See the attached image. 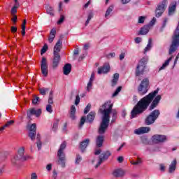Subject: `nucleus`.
I'll return each mask as SVG.
<instances>
[{
    "instance_id": "1",
    "label": "nucleus",
    "mask_w": 179,
    "mask_h": 179,
    "mask_svg": "<svg viewBox=\"0 0 179 179\" xmlns=\"http://www.w3.org/2000/svg\"><path fill=\"white\" fill-rule=\"evenodd\" d=\"M157 93H159V89L155 90L149 94L143 97L131 110V118H135L137 115H139V114H142L144 111H146L149 106L150 111L155 110V108H156L159 105V103H160V100H162V96L157 95L156 96Z\"/></svg>"
},
{
    "instance_id": "2",
    "label": "nucleus",
    "mask_w": 179,
    "mask_h": 179,
    "mask_svg": "<svg viewBox=\"0 0 179 179\" xmlns=\"http://www.w3.org/2000/svg\"><path fill=\"white\" fill-rule=\"evenodd\" d=\"M113 103L111 101H107L99 109L101 114H102V121L99 129V134L101 135L104 134L108 128L110 124V114L113 111Z\"/></svg>"
},
{
    "instance_id": "3",
    "label": "nucleus",
    "mask_w": 179,
    "mask_h": 179,
    "mask_svg": "<svg viewBox=\"0 0 179 179\" xmlns=\"http://www.w3.org/2000/svg\"><path fill=\"white\" fill-rule=\"evenodd\" d=\"M62 47V41L59 39L55 44L54 47V57L52 61V67L57 68L61 61V55L59 52H61V48Z\"/></svg>"
},
{
    "instance_id": "4",
    "label": "nucleus",
    "mask_w": 179,
    "mask_h": 179,
    "mask_svg": "<svg viewBox=\"0 0 179 179\" xmlns=\"http://www.w3.org/2000/svg\"><path fill=\"white\" fill-rule=\"evenodd\" d=\"M29 158V155H24V148L22 147L18 150L17 154L11 159V162L14 166H17L20 162H26Z\"/></svg>"
},
{
    "instance_id": "5",
    "label": "nucleus",
    "mask_w": 179,
    "mask_h": 179,
    "mask_svg": "<svg viewBox=\"0 0 179 179\" xmlns=\"http://www.w3.org/2000/svg\"><path fill=\"white\" fill-rule=\"evenodd\" d=\"M66 148V142L64 141L61 145L57 151V157H58V164H60L62 167H65V148Z\"/></svg>"
},
{
    "instance_id": "6",
    "label": "nucleus",
    "mask_w": 179,
    "mask_h": 179,
    "mask_svg": "<svg viewBox=\"0 0 179 179\" xmlns=\"http://www.w3.org/2000/svg\"><path fill=\"white\" fill-rule=\"evenodd\" d=\"M149 90V79L148 78H144L138 87V93L140 96H144L148 93Z\"/></svg>"
},
{
    "instance_id": "7",
    "label": "nucleus",
    "mask_w": 179,
    "mask_h": 179,
    "mask_svg": "<svg viewBox=\"0 0 179 179\" xmlns=\"http://www.w3.org/2000/svg\"><path fill=\"white\" fill-rule=\"evenodd\" d=\"M160 115V110H153L146 118L145 124L146 125H152L156 121L157 118H159Z\"/></svg>"
},
{
    "instance_id": "8",
    "label": "nucleus",
    "mask_w": 179,
    "mask_h": 179,
    "mask_svg": "<svg viewBox=\"0 0 179 179\" xmlns=\"http://www.w3.org/2000/svg\"><path fill=\"white\" fill-rule=\"evenodd\" d=\"M167 0H164L162 1V3L158 5L156 9V17H160L164 13V10H166V8H167Z\"/></svg>"
},
{
    "instance_id": "9",
    "label": "nucleus",
    "mask_w": 179,
    "mask_h": 179,
    "mask_svg": "<svg viewBox=\"0 0 179 179\" xmlns=\"http://www.w3.org/2000/svg\"><path fill=\"white\" fill-rule=\"evenodd\" d=\"M41 69L43 76H48V64L47 63V59L43 57L41 62Z\"/></svg>"
},
{
    "instance_id": "10",
    "label": "nucleus",
    "mask_w": 179,
    "mask_h": 179,
    "mask_svg": "<svg viewBox=\"0 0 179 179\" xmlns=\"http://www.w3.org/2000/svg\"><path fill=\"white\" fill-rule=\"evenodd\" d=\"M31 115H36V117H40L41 115V109L30 108L27 110V118L31 120Z\"/></svg>"
},
{
    "instance_id": "11",
    "label": "nucleus",
    "mask_w": 179,
    "mask_h": 179,
    "mask_svg": "<svg viewBox=\"0 0 179 179\" xmlns=\"http://www.w3.org/2000/svg\"><path fill=\"white\" fill-rule=\"evenodd\" d=\"M145 72V62H143V60H141L139 62L136 69V76H141V75H143Z\"/></svg>"
},
{
    "instance_id": "12",
    "label": "nucleus",
    "mask_w": 179,
    "mask_h": 179,
    "mask_svg": "<svg viewBox=\"0 0 179 179\" xmlns=\"http://www.w3.org/2000/svg\"><path fill=\"white\" fill-rule=\"evenodd\" d=\"M166 141H167V136L164 135L156 134L152 136L153 143H163V142H166Z\"/></svg>"
},
{
    "instance_id": "13",
    "label": "nucleus",
    "mask_w": 179,
    "mask_h": 179,
    "mask_svg": "<svg viewBox=\"0 0 179 179\" xmlns=\"http://www.w3.org/2000/svg\"><path fill=\"white\" fill-rule=\"evenodd\" d=\"M110 156H111V153L109 151H106V152L102 153L99 156V160L96 165V168L97 169V167H99L100 164H101V163H103V162H106V160H107V159H108Z\"/></svg>"
},
{
    "instance_id": "14",
    "label": "nucleus",
    "mask_w": 179,
    "mask_h": 179,
    "mask_svg": "<svg viewBox=\"0 0 179 179\" xmlns=\"http://www.w3.org/2000/svg\"><path fill=\"white\" fill-rule=\"evenodd\" d=\"M37 131V126L36 124H32L30 129H29V136L31 139V141H34L36 139V135L37 134L36 133Z\"/></svg>"
},
{
    "instance_id": "15",
    "label": "nucleus",
    "mask_w": 179,
    "mask_h": 179,
    "mask_svg": "<svg viewBox=\"0 0 179 179\" xmlns=\"http://www.w3.org/2000/svg\"><path fill=\"white\" fill-rule=\"evenodd\" d=\"M110 64L105 63L103 66L98 69V73L99 75H101V73H108V72H110Z\"/></svg>"
},
{
    "instance_id": "16",
    "label": "nucleus",
    "mask_w": 179,
    "mask_h": 179,
    "mask_svg": "<svg viewBox=\"0 0 179 179\" xmlns=\"http://www.w3.org/2000/svg\"><path fill=\"white\" fill-rule=\"evenodd\" d=\"M150 131V127H140L138 129H136L134 131V133L136 135H142V134H147V132H149Z\"/></svg>"
},
{
    "instance_id": "17",
    "label": "nucleus",
    "mask_w": 179,
    "mask_h": 179,
    "mask_svg": "<svg viewBox=\"0 0 179 179\" xmlns=\"http://www.w3.org/2000/svg\"><path fill=\"white\" fill-rule=\"evenodd\" d=\"M177 9V1H172L169 7V15H173Z\"/></svg>"
},
{
    "instance_id": "18",
    "label": "nucleus",
    "mask_w": 179,
    "mask_h": 179,
    "mask_svg": "<svg viewBox=\"0 0 179 179\" xmlns=\"http://www.w3.org/2000/svg\"><path fill=\"white\" fill-rule=\"evenodd\" d=\"M90 142V140L89 138H87L86 140L83 141L80 144V149L81 152H85V149L87 148V145H89V143Z\"/></svg>"
},
{
    "instance_id": "19",
    "label": "nucleus",
    "mask_w": 179,
    "mask_h": 179,
    "mask_svg": "<svg viewBox=\"0 0 179 179\" xmlns=\"http://www.w3.org/2000/svg\"><path fill=\"white\" fill-rule=\"evenodd\" d=\"M103 142H104V136H98L96 137V148H101V146H103Z\"/></svg>"
},
{
    "instance_id": "20",
    "label": "nucleus",
    "mask_w": 179,
    "mask_h": 179,
    "mask_svg": "<svg viewBox=\"0 0 179 179\" xmlns=\"http://www.w3.org/2000/svg\"><path fill=\"white\" fill-rule=\"evenodd\" d=\"M71 71H72V65H71V64H66L64 65L63 68V72L64 75L70 74Z\"/></svg>"
},
{
    "instance_id": "21",
    "label": "nucleus",
    "mask_w": 179,
    "mask_h": 179,
    "mask_svg": "<svg viewBox=\"0 0 179 179\" xmlns=\"http://www.w3.org/2000/svg\"><path fill=\"white\" fill-rule=\"evenodd\" d=\"M149 29L150 27L148 25H145L138 31V36H145V34H148V33H149Z\"/></svg>"
},
{
    "instance_id": "22",
    "label": "nucleus",
    "mask_w": 179,
    "mask_h": 179,
    "mask_svg": "<svg viewBox=\"0 0 179 179\" xmlns=\"http://www.w3.org/2000/svg\"><path fill=\"white\" fill-rule=\"evenodd\" d=\"M114 177H124L125 176V171L122 169H117L113 172Z\"/></svg>"
},
{
    "instance_id": "23",
    "label": "nucleus",
    "mask_w": 179,
    "mask_h": 179,
    "mask_svg": "<svg viewBox=\"0 0 179 179\" xmlns=\"http://www.w3.org/2000/svg\"><path fill=\"white\" fill-rule=\"evenodd\" d=\"M93 80H94V73H92L90 81L87 84V92H90V90H92V86H93Z\"/></svg>"
},
{
    "instance_id": "24",
    "label": "nucleus",
    "mask_w": 179,
    "mask_h": 179,
    "mask_svg": "<svg viewBox=\"0 0 179 179\" xmlns=\"http://www.w3.org/2000/svg\"><path fill=\"white\" fill-rule=\"evenodd\" d=\"M96 117V113L90 112L87 116V122H92L94 121V118Z\"/></svg>"
},
{
    "instance_id": "25",
    "label": "nucleus",
    "mask_w": 179,
    "mask_h": 179,
    "mask_svg": "<svg viewBox=\"0 0 179 179\" xmlns=\"http://www.w3.org/2000/svg\"><path fill=\"white\" fill-rule=\"evenodd\" d=\"M177 166V160L174 159L171 164L169 166V173H173V171H176V167Z\"/></svg>"
},
{
    "instance_id": "26",
    "label": "nucleus",
    "mask_w": 179,
    "mask_h": 179,
    "mask_svg": "<svg viewBox=\"0 0 179 179\" xmlns=\"http://www.w3.org/2000/svg\"><path fill=\"white\" fill-rule=\"evenodd\" d=\"M174 58L173 55H171V57H169L163 64L162 66L160 67L159 71H162L163 69H164L166 66H169L170 62L171 61V59H173Z\"/></svg>"
},
{
    "instance_id": "27",
    "label": "nucleus",
    "mask_w": 179,
    "mask_h": 179,
    "mask_svg": "<svg viewBox=\"0 0 179 179\" xmlns=\"http://www.w3.org/2000/svg\"><path fill=\"white\" fill-rule=\"evenodd\" d=\"M76 113V108L75 106H71V109H70V118L71 120H75V114Z\"/></svg>"
},
{
    "instance_id": "28",
    "label": "nucleus",
    "mask_w": 179,
    "mask_h": 179,
    "mask_svg": "<svg viewBox=\"0 0 179 179\" xmlns=\"http://www.w3.org/2000/svg\"><path fill=\"white\" fill-rule=\"evenodd\" d=\"M13 124H15V121L13 120H10L7 122L5 125L2 126L0 128V131H3L6 128H9L10 126H12Z\"/></svg>"
},
{
    "instance_id": "29",
    "label": "nucleus",
    "mask_w": 179,
    "mask_h": 179,
    "mask_svg": "<svg viewBox=\"0 0 179 179\" xmlns=\"http://www.w3.org/2000/svg\"><path fill=\"white\" fill-rule=\"evenodd\" d=\"M118 79H120V74L115 73L113 76V79L112 80V86L114 87L117 85L118 82Z\"/></svg>"
},
{
    "instance_id": "30",
    "label": "nucleus",
    "mask_w": 179,
    "mask_h": 179,
    "mask_svg": "<svg viewBox=\"0 0 179 179\" xmlns=\"http://www.w3.org/2000/svg\"><path fill=\"white\" fill-rule=\"evenodd\" d=\"M46 12L48 15H50V16H54V9L52 7L48 6L46 8Z\"/></svg>"
},
{
    "instance_id": "31",
    "label": "nucleus",
    "mask_w": 179,
    "mask_h": 179,
    "mask_svg": "<svg viewBox=\"0 0 179 179\" xmlns=\"http://www.w3.org/2000/svg\"><path fill=\"white\" fill-rule=\"evenodd\" d=\"M39 92L42 96H45L48 92H50V89L48 88H40Z\"/></svg>"
},
{
    "instance_id": "32",
    "label": "nucleus",
    "mask_w": 179,
    "mask_h": 179,
    "mask_svg": "<svg viewBox=\"0 0 179 179\" xmlns=\"http://www.w3.org/2000/svg\"><path fill=\"white\" fill-rule=\"evenodd\" d=\"M152 48V38H150L147 47L144 49L145 52H148Z\"/></svg>"
},
{
    "instance_id": "33",
    "label": "nucleus",
    "mask_w": 179,
    "mask_h": 179,
    "mask_svg": "<svg viewBox=\"0 0 179 179\" xmlns=\"http://www.w3.org/2000/svg\"><path fill=\"white\" fill-rule=\"evenodd\" d=\"M114 9V6H110L109 8L107 9L106 13L105 14V17H107V16H109L110 13L113 12Z\"/></svg>"
},
{
    "instance_id": "34",
    "label": "nucleus",
    "mask_w": 179,
    "mask_h": 179,
    "mask_svg": "<svg viewBox=\"0 0 179 179\" xmlns=\"http://www.w3.org/2000/svg\"><path fill=\"white\" fill-rule=\"evenodd\" d=\"M53 92L50 91V95H49V99H48V103L49 104H54V101H53V98H52V94H53Z\"/></svg>"
},
{
    "instance_id": "35",
    "label": "nucleus",
    "mask_w": 179,
    "mask_h": 179,
    "mask_svg": "<svg viewBox=\"0 0 179 179\" xmlns=\"http://www.w3.org/2000/svg\"><path fill=\"white\" fill-rule=\"evenodd\" d=\"M36 139H37L36 143H37L38 149V150H40V149H41V141H40V134L37 135Z\"/></svg>"
},
{
    "instance_id": "36",
    "label": "nucleus",
    "mask_w": 179,
    "mask_h": 179,
    "mask_svg": "<svg viewBox=\"0 0 179 179\" xmlns=\"http://www.w3.org/2000/svg\"><path fill=\"white\" fill-rule=\"evenodd\" d=\"M122 90V87L120 86L117 88V90L115 91V92L113 94V97H115V96L118 95V93Z\"/></svg>"
},
{
    "instance_id": "37",
    "label": "nucleus",
    "mask_w": 179,
    "mask_h": 179,
    "mask_svg": "<svg viewBox=\"0 0 179 179\" xmlns=\"http://www.w3.org/2000/svg\"><path fill=\"white\" fill-rule=\"evenodd\" d=\"M47 50H48V45H47V44H45L43 48L41 50V55H43V54H45V52H47Z\"/></svg>"
},
{
    "instance_id": "38",
    "label": "nucleus",
    "mask_w": 179,
    "mask_h": 179,
    "mask_svg": "<svg viewBox=\"0 0 179 179\" xmlns=\"http://www.w3.org/2000/svg\"><path fill=\"white\" fill-rule=\"evenodd\" d=\"M90 108H92V105L90 103H88L84 110V114H87V113L90 111Z\"/></svg>"
},
{
    "instance_id": "39",
    "label": "nucleus",
    "mask_w": 179,
    "mask_h": 179,
    "mask_svg": "<svg viewBox=\"0 0 179 179\" xmlns=\"http://www.w3.org/2000/svg\"><path fill=\"white\" fill-rule=\"evenodd\" d=\"M93 17V14L92 13H90L88 15V17L87 21L85 22V26H87V24H89V22H90V20H92V18Z\"/></svg>"
},
{
    "instance_id": "40",
    "label": "nucleus",
    "mask_w": 179,
    "mask_h": 179,
    "mask_svg": "<svg viewBox=\"0 0 179 179\" xmlns=\"http://www.w3.org/2000/svg\"><path fill=\"white\" fill-rule=\"evenodd\" d=\"M85 122H86V117H81L79 125L80 128H81V127H83Z\"/></svg>"
},
{
    "instance_id": "41",
    "label": "nucleus",
    "mask_w": 179,
    "mask_h": 179,
    "mask_svg": "<svg viewBox=\"0 0 179 179\" xmlns=\"http://www.w3.org/2000/svg\"><path fill=\"white\" fill-rule=\"evenodd\" d=\"M59 122V120H57L53 123L52 130L57 131L58 129V123Z\"/></svg>"
},
{
    "instance_id": "42",
    "label": "nucleus",
    "mask_w": 179,
    "mask_h": 179,
    "mask_svg": "<svg viewBox=\"0 0 179 179\" xmlns=\"http://www.w3.org/2000/svg\"><path fill=\"white\" fill-rule=\"evenodd\" d=\"M46 111H48V113H50V114L52 113V106L50 104H48L46 106Z\"/></svg>"
},
{
    "instance_id": "43",
    "label": "nucleus",
    "mask_w": 179,
    "mask_h": 179,
    "mask_svg": "<svg viewBox=\"0 0 179 179\" xmlns=\"http://www.w3.org/2000/svg\"><path fill=\"white\" fill-rule=\"evenodd\" d=\"M140 163H142V160L141 159V158H138L137 161L136 162H134V161L131 162V164L134 166H136V164H139Z\"/></svg>"
},
{
    "instance_id": "44",
    "label": "nucleus",
    "mask_w": 179,
    "mask_h": 179,
    "mask_svg": "<svg viewBox=\"0 0 179 179\" xmlns=\"http://www.w3.org/2000/svg\"><path fill=\"white\" fill-rule=\"evenodd\" d=\"M64 20H65V16L61 15L59 20L57 22V24H61L64 22Z\"/></svg>"
},
{
    "instance_id": "45",
    "label": "nucleus",
    "mask_w": 179,
    "mask_h": 179,
    "mask_svg": "<svg viewBox=\"0 0 179 179\" xmlns=\"http://www.w3.org/2000/svg\"><path fill=\"white\" fill-rule=\"evenodd\" d=\"M80 162H82V157H80V155H78L76 156V164H79V163H80Z\"/></svg>"
},
{
    "instance_id": "46",
    "label": "nucleus",
    "mask_w": 179,
    "mask_h": 179,
    "mask_svg": "<svg viewBox=\"0 0 179 179\" xmlns=\"http://www.w3.org/2000/svg\"><path fill=\"white\" fill-rule=\"evenodd\" d=\"M79 103H80V97L79 96V95H77L76 97V101H75L76 106H78V104H79Z\"/></svg>"
},
{
    "instance_id": "47",
    "label": "nucleus",
    "mask_w": 179,
    "mask_h": 179,
    "mask_svg": "<svg viewBox=\"0 0 179 179\" xmlns=\"http://www.w3.org/2000/svg\"><path fill=\"white\" fill-rule=\"evenodd\" d=\"M146 17L141 16L138 17V23H144Z\"/></svg>"
},
{
    "instance_id": "48",
    "label": "nucleus",
    "mask_w": 179,
    "mask_h": 179,
    "mask_svg": "<svg viewBox=\"0 0 179 179\" xmlns=\"http://www.w3.org/2000/svg\"><path fill=\"white\" fill-rule=\"evenodd\" d=\"M16 13H17V8H15L14 7H13L11 9V15H16Z\"/></svg>"
},
{
    "instance_id": "49",
    "label": "nucleus",
    "mask_w": 179,
    "mask_h": 179,
    "mask_svg": "<svg viewBox=\"0 0 179 179\" xmlns=\"http://www.w3.org/2000/svg\"><path fill=\"white\" fill-rule=\"evenodd\" d=\"M54 38H55V36L53 35H50L48 40L49 43H52L54 41Z\"/></svg>"
},
{
    "instance_id": "50",
    "label": "nucleus",
    "mask_w": 179,
    "mask_h": 179,
    "mask_svg": "<svg viewBox=\"0 0 179 179\" xmlns=\"http://www.w3.org/2000/svg\"><path fill=\"white\" fill-rule=\"evenodd\" d=\"M38 100H40V97L38 96L34 97V99L32 100L33 104H37V102L38 101Z\"/></svg>"
},
{
    "instance_id": "51",
    "label": "nucleus",
    "mask_w": 179,
    "mask_h": 179,
    "mask_svg": "<svg viewBox=\"0 0 179 179\" xmlns=\"http://www.w3.org/2000/svg\"><path fill=\"white\" fill-rule=\"evenodd\" d=\"M134 41L136 44H139L142 41V38L136 37Z\"/></svg>"
},
{
    "instance_id": "52",
    "label": "nucleus",
    "mask_w": 179,
    "mask_h": 179,
    "mask_svg": "<svg viewBox=\"0 0 179 179\" xmlns=\"http://www.w3.org/2000/svg\"><path fill=\"white\" fill-rule=\"evenodd\" d=\"M100 153H101V150L99 148H97L96 147V148L95 149L94 155H100Z\"/></svg>"
},
{
    "instance_id": "53",
    "label": "nucleus",
    "mask_w": 179,
    "mask_h": 179,
    "mask_svg": "<svg viewBox=\"0 0 179 179\" xmlns=\"http://www.w3.org/2000/svg\"><path fill=\"white\" fill-rule=\"evenodd\" d=\"M27 23V21L26 20H24L22 22V24L21 25V29H26V24Z\"/></svg>"
},
{
    "instance_id": "54",
    "label": "nucleus",
    "mask_w": 179,
    "mask_h": 179,
    "mask_svg": "<svg viewBox=\"0 0 179 179\" xmlns=\"http://www.w3.org/2000/svg\"><path fill=\"white\" fill-rule=\"evenodd\" d=\"M27 23V21L26 20H24L22 22V24L21 25V29H26V24Z\"/></svg>"
},
{
    "instance_id": "55",
    "label": "nucleus",
    "mask_w": 179,
    "mask_h": 179,
    "mask_svg": "<svg viewBox=\"0 0 179 179\" xmlns=\"http://www.w3.org/2000/svg\"><path fill=\"white\" fill-rule=\"evenodd\" d=\"M15 2V3L14 6L13 8H14L15 9H17L20 6V4L19 3L18 1H16Z\"/></svg>"
},
{
    "instance_id": "56",
    "label": "nucleus",
    "mask_w": 179,
    "mask_h": 179,
    "mask_svg": "<svg viewBox=\"0 0 179 179\" xmlns=\"http://www.w3.org/2000/svg\"><path fill=\"white\" fill-rule=\"evenodd\" d=\"M17 31V27H11V33L15 34Z\"/></svg>"
},
{
    "instance_id": "57",
    "label": "nucleus",
    "mask_w": 179,
    "mask_h": 179,
    "mask_svg": "<svg viewBox=\"0 0 179 179\" xmlns=\"http://www.w3.org/2000/svg\"><path fill=\"white\" fill-rule=\"evenodd\" d=\"M31 179H37V173H33L31 174Z\"/></svg>"
},
{
    "instance_id": "58",
    "label": "nucleus",
    "mask_w": 179,
    "mask_h": 179,
    "mask_svg": "<svg viewBox=\"0 0 179 179\" xmlns=\"http://www.w3.org/2000/svg\"><path fill=\"white\" fill-rule=\"evenodd\" d=\"M112 114H113V118L114 120V118H117V110H112Z\"/></svg>"
},
{
    "instance_id": "59",
    "label": "nucleus",
    "mask_w": 179,
    "mask_h": 179,
    "mask_svg": "<svg viewBox=\"0 0 179 179\" xmlns=\"http://www.w3.org/2000/svg\"><path fill=\"white\" fill-rule=\"evenodd\" d=\"M159 166H160V170H161V171H165V170H166V166H164V164H161L159 165Z\"/></svg>"
},
{
    "instance_id": "60",
    "label": "nucleus",
    "mask_w": 179,
    "mask_h": 179,
    "mask_svg": "<svg viewBox=\"0 0 179 179\" xmlns=\"http://www.w3.org/2000/svg\"><path fill=\"white\" fill-rule=\"evenodd\" d=\"M56 33H57V31H55V29H52L50 31V36H54L55 37Z\"/></svg>"
},
{
    "instance_id": "61",
    "label": "nucleus",
    "mask_w": 179,
    "mask_h": 179,
    "mask_svg": "<svg viewBox=\"0 0 179 179\" xmlns=\"http://www.w3.org/2000/svg\"><path fill=\"white\" fill-rule=\"evenodd\" d=\"M124 58H125V53H121L120 55V61H122V59H124Z\"/></svg>"
},
{
    "instance_id": "62",
    "label": "nucleus",
    "mask_w": 179,
    "mask_h": 179,
    "mask_svg": "<svg viewBox=\"0 0 179 179\" xmlns=\"http://www.w3.org/2000/svg\"><path fill=\"white\" fill-rule=\"evenodd\" d=\"M17 20V16L13 15L12 21L13 22V23H16Z\"/></svg>"
},
{
    "instance_id": "63",
    "label": "nucleus",
    "mask_w": 179,
    "mask_h": 179,
    "mask_svg": "<svg viewBox=\"0 0 179 179\" xmlns=\"http://www.w3.org/2000/svg\"><path fill=\"white\" fill-rule=\"evenodd\" d=\"M117 162H119V163H122V162H124V157H119L117 158Z\"/></svg>"
},
{
    "instance_id": "64",
    "label": "nucleus",
    "mask_w": 179,
    "mask_h": 179,
    "mask_svg": "<svg viewBox=\"0 0 179 179\" xmlns=\"http://www.w3.org/2000/svg\"><path fill=\"white\" fill-rule=\"evenodd\" d=\"M89 47H90V45L89 43H86L84 45V50H89Z\"/></svg>"
}]
</instances>
